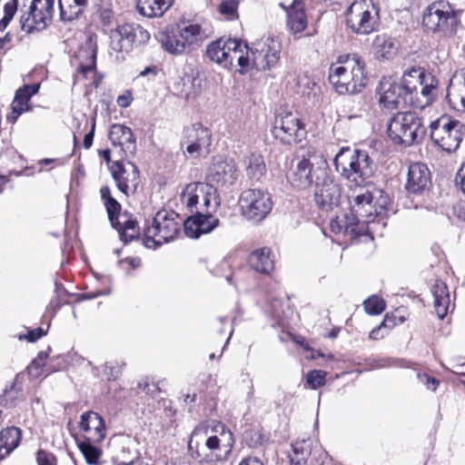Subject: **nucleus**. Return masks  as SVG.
I'll return each instance as SVG.
<instances>
[{
	"label": "nucleus",
	"instance_id": "393cba45",
	"mask_svg": "<svg viewBox=\"0 0 465 465\" xmlns=\"http://www.w3.org/2000/svg\"><path fill=\"white\" fill-rule=\"evenodd\" d=\"M203 213H196V215L183 222V231L186 236L196 239L203 233L210 232L218 225V218Z\"/></svg>",
	"mask_w": 465,
	"mask_h": 465
},
{
	"label": "nucleus",
	"instance_id": "7c9ffc66",
	"mask_svg": "<svg viewBox=\"0 0 465 465\" xmlns=\"http://www.w3.org/2000/svg\"><path fill=\"white\" fill-rule=\"evenodd\" d=\"M22 439V431L17 427H7L0 431V460L7 457L16 449Z\"/></svg>",
	"mask_w": 465,
	"mask_h": 465
},
{
	"label": "nucleus",
	"instance_id": "3c124183",
	"mask_svg": "<svg viewBox=\"0 0 465 465\" xmlns=\"http://www.w3.org/2000/svg\"><path fill=\"white\" fill-rule=\"evenodd\" d=\"M238 3L235 0H224L221 3L219 10L221 14L233 18L237 15Z\"/></svg>",
	"mask_w": 465,
	"mask_h": 465
},
{
	"label": "nucleus",
	"instance_id": "0eeeda50",
	"mask_svg": "<svg viewBox=\"0 0 465 465\" xmlns=\"http://www.w3.org/2000/svg\"><path fill=\"white\" fill-rule=\"evenodd\" d=\"M388 135L398 144L419 143L425 135L422 118L412 112L398 113L388 124Z\"/></svg>",
	"mask_w": 465,
	"mask_h": 465
},
{
	"label": "nucleus",
	"instance_id": "f8f14e48",
	"mask_svg": "<svg viewBox=\"0 0 465 465\" xmlns=\"http://www.w3.org/2000/svg\"><path fill=\"white\" fill-rule=\"evenodd\" d=\"M181 200L191 212H209L218 205L216 190L205 183H192L185 186L181 193Z\"/></svg>",
	"mask_w": 465,
	"mask_h": 465
},
{
	"label": "nucleus",
	"instance_id": "72a5a7b5",
	"mask_svg": "<svg viewBox=\"0 0 465 465\" xmlns=\"http://www.w3.org/2000/svg\"><path fill=\"white\" fill-rule=\"evenodd\" d=\"M431 292L436 313L440 319H443L447 315L450 304L447 285L441 281H436Z\"/></svg>",
	"mask_w": 465,
	"mask_h": 465
},
{
	"label": "nucleus",
	"instance_id": "1a4fd4ad",
	"mask_svg": "<svg viewBox=\"0 0 465 465\" xmlns=\"http://www.w3.org/2000/svg\"><path fill=\"white\" fill-rule=\"evenodd\" d=\"M430 129L432 142L448 153L458 149L464 135V125L446 115L431 122Z\"/></svg>",
	"mask_w": 465,
	"mask_h": 465
},
{
	"label": "nucleus",
	"instance_id": "4468645a",
	"mask_svg": "<svg viewBox=\"0 0 465 465\" xmlns=\"http://www.w3.org/2000/svg\"><path fill=\"white\" fill-rule=\"evenodd\" d=\"M54 0H30L21 8V29L26 33L45 29L52 18Z\"/></svg>",
	"mask_w": 465,
	"mask_h": 465
},
{
	"label": "nucleus",
	"instance_id": "5701e85b",
	"mask_svg": "<svg viewBox=\"0 0 465 465\" xmlns=\"http://www.w3.org/2000/svg\"><path fill=\"white\" fill-rule=\"evenodd\" d=\"M319 167H314V164L310 159L302 157L297 161V163L288 174V179L293 187L298 189H307L314 183H315V171Z\"/></svg>",
	"mask_w": 465,
	"mask_h": 465
},
{
	"label": "nucleus",
	"instance_id": "aec40b11",
	"mask_svg": "<svg viewBox=\"0 0 465 465\" xmlns=\"http://www.w3.org/2000/svg\"><path fill=\"white\" fill-rule=\"evenodd\" d=\"M212 143L211 131L200 124H193L184 130V138L182 146L192 157H199L209 153Z\"/></svg>",
	"mask_w": 465,
	"mask_h": 465
},
{
	"label": "nucleus",
	"instance_id": "774afa93",
	"mask_svg": "<svg viewBox=\"0 0 465 465\" xmlns=\"http://www.w3.org/2000/svg\"><path fill=\"white\" fill-rule=\"evenodd\" d=\"M100 17L104 25H110L113 19V15L110 11L105 10L101 13Z\"/></svg>",
	"mask_w": 465,
	"mask_h": 465
},
{
	"label": "nucleus",
	"instance_id": "412c9836",
	"mask_svg": "<svg viewBox=\"0 0 465 465\" xmlns=\"http://www.w3.org/2000/svg\"><path fill=\"white\" fill-rule=\"evenodd\" d=\"M282 50V44L278 37L267 36L255 45L252 54H254V61L259 64L261 60V66L263 69H270L277 64L280 60Z\"/></svg>",
	"mask_w": 465,
	"mask_h": 465
},
{
	"label": "nucleus",
	"instance_id": "cd10ccee",
	"mask_svg": "<svg viewBox=\"0 0 465 465\" xmlns=\"http://www.w3.org/2000/svg\"><path fill=\"white\" fill-rule=\"evenodd\" d=\"M109 138L114 146H119L124 153H134L136 140L131 128L119 124H113Z\"/></svg>",
	"mask_w": 465,
	"mask_h": 465
},
{
	"label": "nucleus",
	"instance_id": "4d7b16f0",
	"mask_svg": "<svg viewBox=\"0 0 465 465\" xmlns=\"http://www.w3.org/2000/svg\"><path fill=\"white\" fill-rule=\"evenodd\" d=\"M115 224L113 225L115 228L121 227H138V223L135 220L130 219L125 215H120L117 220H115Z\"/></svg>",
	"mask_w": 465,
	"mask_h": 465
},
{
	"label": "nucleus",
	"instance_id": "a19ab883",
	"mask_svg": "<svg viewBox=\"0 0 465 465\" xmlns=\"http://www.w3.org/2000/svg\"><path fill=\"white\" fill-rule=\"evenodd\" d=\"M292 447L291 462L294 465H303L311 453L309 443L305 440L295 441Z\"/></svg>",
	"mask_w": 465,
	"mask_h": 465
},
{
	"label": "nucleus",
	"instance_id": "603ef678",
	"mask_svg": "<svg viewBox=\"0 0 465 465\" xmlns=\"http://www.w3.org/2000/svg\"><path fill=\"white\" fill-rule=\"evenodd\" d=\"M121 240L129 242L139 235V227H121L118 228Z\"/></svg>",
	"mask_w": 465,
	"mask_h": 465
},
{
	"label": "nucleus",
	"instance_id": "bf43d9fd",
	"mask_svg": "<svg viewBox=\"0 0 465 465\" xmlns=\"http://www.w3.org/2000/svg\"><path fill=\"white\" fill-rule=\"evenodd\" d=\"M456 184L460 186L463 193H465V163L460 167L455 177Z\"/></svg>",
	"mask_w": 465,
	"mask_h": 465
},
{
	"label": "nucleus",
	"instance_id": "8fccbe9b",
	"mask_svg": "<svg viewBox=\"0 0 465 465\" xmlns=\"http://www.w3.org/2000/svg\"><path fill=\"white\" fill-rule=\"evenodd\" d=\"M246 439H250L251 445L253 447H257L259 445L263 444L267 440V437L262 433V431L259 429H252L245 432L244 434Z\"/></svg>",
	"mask_w": 465,
	"mask_h": 465
},
{
	"label": "nucleus",
	"instance_id": "f704fd0d",
	"mask_svg": "<svg viewBox=\"0 0 465 465\" xmlns=\"http://www.w3.org/2000/svg\"><path fill=\"white\" fill-rule=\"evenodd\" d=\"M173 0H138L137 9L146 17H160L171 6Z\"/></svg>",
	"mask_w": 465,
	"mask_h": 465
},
{
	"label": "nucleus",
	"instance_id": "09e8293b",
	"mask_svg": "<svg viewBox=\"0 0 465 465\" xmlns=\"http://www.w3.org/2000/svg\"><path fill=\"white\" fill-rule=\"evenodd\" d=\"M47 357L48 353L46 351H40L38 353L37 357L28 366L30 375L36 377L41 374L40 369L45 366Z\"/></svg>",
	"mask_w": 465,
	"mask_h": 465
},
{
	"label": "nucleus",
	"instance_id": "f257e3e1",
	"mask_svg": "<svg viewBox=\"0 0 465 465\" xmlns=\"http://www.w3.org/2000/svg\"><path fill=\"white\" fill-rule=\"evenodd\" d=\"M234 444L232 432L221 422H202L193 430L188 450L200 463L227 459Z\"/></svg>",
	"mask_w": 465,
	"mask_h": 465
},
{
	"label": "nucleus",
	"instance_id": "f03ea898",
	"mask_svg": "<svg viewBox=\"0 0 465 465\" xmlns=\"http://www.w3.org/2000/svg\"><path fill=\"white\" fill-rule=\"evenodd\" d=\"M329 80L340 94L360 93L367 84L363 60L357 54L340 55L329 69Z\"/></svg>",
	"mask_w": 465,
	"mask_h": 465
},
{
	"label": "nucleus",
	"instance_id": "de8ad7c7",
	"mask_svg": "<svg viewBox=\"0 0 465 465\" xmlns=\"http://www.w3.org/2000/svg\"><path fill=\"white\" fill-rule=\"evenodd\" d=\"M47 357L48 353L46 351H40L38 353L37 357L28 366L30 375L36 377L41 374L40 369L45 366Z\"/></svg>",
	"mask_w": 465,
	"mask_h": 465
},
{
	"label": "nucleus",
	"instance_id": "9d476101",
	"mask_svg": "<svg viewBox=\"0 0 465 465\" xmlns=\"http://www.w3.org/2000/svg\"><path fill=\"white\" fill-rule=\"evenodd\" d=\"M150 34L138 24H124L110 32V52L116 54V60H120L119 54L130 52L134 45H141L150 40Z\"/></svg>",
	"mask_w": 465,
	"mask_h": 465
},
{
	"label": "nucleus",
	"instance_id": "7ed1b4c3",
	"mask_svg": "<svg viewBox=\"0 0 465 465\" xmlns=\"http://www.w3.org/2000/svg\"><path fill=\"white\" fill-rule=\"evenodd\" d=\"M333 161L336 171L347 181L351 189L364 187L372 176L371 160L364 151L342 147Z\"/></svg>",
	"mask_w": 465,
	"mask_h": 465
},
{
	"label": "nucleus",
	"instance_id": "79ce46f5",
	"mask_svg": "<svg viewBox=\"0 0 465 465\" xmlns=\"http://www.w3.org/2000/svg\"><path fill=\"white\" fill-rule=\"evenodd\" d=\"M12 112L7 116V120L10 122H15L16 119L24 113L29 110V101L21 97L16 92L15 98L11 104Z\"/></svg>",
	"mask_w": 465,
	"mask_h": 465
},
{
	"label": "nucleus",
	"instance_id": "a18cd8bd",
	"mask_svg": "<svg viewBox=\"0 0 465 465\" xmlns=\"http://www.w3.org/2000/svg\"><path fill=\"white\" fill-rule=\"evenodd\" d=\"M16 11L17 0H11L10 2L5 5L4 16L0 20V32H3L7 27Z\"/></svg>",
	"mask_w": 465,
	"mask_h": 465
},
{
	"label": "nucleus",
	"instance_id": "c03bdc74",
	"mask_svg": "<svg viewBox=\"0 0 465 465\" xmlns=\"http://www.w3.org/2000/svg\"><path fill=\"white\" fill-rule=\"evenodd\" d=\"M368 314L378 315L385 310V302L376 295H372L363 302Z\"/></svg>",
	"mask_w": 465,
	"mask_h": 465
},
{
	"label": "nucleus",
	"instance_id": "c85d7f7f",
	"mask_svg": "<svg viewBox=\"0 0 465 465\" xmlns=\"http://www.w3.org/2000/svg\"><path fill=\"white\" fill-rule=\"evenodd\" d=\"M248 263L259 273L270 274L274 269V260L270 248L262 247L251 252Z\"/></svg>",
	"mask_w": 465,
	"mask_h": 465
},
{
	"label": "nucleus",
	"instance_id": "864d4df0",
	"mask_svg": "<svg viewBox=\"0 0 465 465\" xmlns=\"http://www.w3.org/2000/svg\"><path fill=\"white\" fill-rule=\"evenodd\" d=\"M36 461L38 465H56L55 457L52 453L43 450H38Z\"/></svg>",
	"mask_w": 465,
	"mask_h": 465
},
{
	"label": "nucleus",
	"instance_id": "c756f323",
	"mask_svg": "<svg viewBox=\"0 0 465 465\" xmlns=\"http://www.w3.org/2000/svg\"><path fill=\"white\" fill-rule=\"evenodd\" d=\"M307 16L301 0H293L287 10V27L292 35L304 31L307 27Z\"/></svg>",
	"mask_w": 465,
	"mask_h": 465
},
{
	"label": "nucleus",
	"instance_id": "6ab92c4d",
	"mask_svg": "<svg viewBox=\"0 0 465 465\" xmlns=\"http://www.w3.org/2000/svg\"><path fill=\"white\" fill-rule=\"evenodd\" d=\"M111 174L117 188L125 196L134 194L139 184V171L131 162L116 161L110 166Z\"/></svg>",
	"mask_w": 465,
	"mask_h": 465
},
{
	"label": "nucleus",
	"instance_id": "0e129e2a",
	"mask_svg": "<svg viewBox=\"0 0 465 465\" xmlns=\"http://www.w3.org/2000/svg\"><path fill=\"white\" fill-rule=\"evenodd\" d=\"M132 97L130 94L119 95L117 98V104L119 106L126 108L131 104Z\"/></svg>",
	"mask_w": 465,
	"mask_h": 465
},
{
	"label": "nucleus",
	"instance_id": "c9c22d12",
	"mask_svg": "<svg viewBox=\"0 0 465 465\" xmlns=\"http://www.w3.org/2000/svg\"><path fill=\"white\" fill-rule=\"evenodd\" d=\"M246 175L249 179L259 181L266 172L263 156L260 153H251L243 160Z\"/></svg>",
	"mask_w": 465,
	"mask_h": 465
},
{
	"label": "nucleus",
	"instance_id": "6e6552de",
	"mask_svg": "<svg viewBox=\"0 0 465 465\" xmlns=\"http://www.w3.org/2000/svg\"><path fill=\"white\" fill-rule=\"evenodd\" d=\"M248 46L237 39L220 38L207 46L206 54L213 62L224 68H230L233 61L244 68L249 64V58L244 55Z\"/></svg>",
	"mask_w": 465,
	"mask_h": 465
},
{
	"label": "nucleus",
	"instance_id": "e2e57ef3",
	"mask_svg": "<svg viewBox=\"0 0 465 465\" xmlns=\"http://www.w3.org/2000/svg\"><path fill=\"white\" fill-rule=\"evenodd\" d=\"M45 334L42 328H37L36 330L30 331L27 335V340L31 342L37 341L39 338L43 337Z\"/></svg>",
	"mask_w": 465,
	"mask_h": 465
},
{
	"label": "nucleus",
	"instance_id": "37998d69",
	"mask_svg": "<svg viewBox=\"0 0 465 465\" xmlns=\"http://www.w3.org/2000/svg\"><path fill=\"white\" fill-rule=\"evenodd\" d=\"M356 223L352 221H349V218L344 217H336L334 219H331L330 223V228L332 232L334 233H341V232H347L351 231V232H354V225Z\"/></svg>",
	"mask_w": 465,
	"mask_h": 465
},
{
	"label": "nucleus",
	"instance_id": "f3484780",
	"mask_svg": "<svg viewBox=\"0 0 465 465\" xmlns=\"http://www.w3.org/2000/svg\"><path fill=\"white\" fill-rule=\"evenodd\" d=\"M410 71H419L420 73L416 82H413L415 89L409 96L410 105L417 109H424L435 100L438 80L421 68H411Z\"/></svg>",
	"mask_w": 465,
	"mask_h": 465
},
{
	"label": "nucleus",
	"instance_id": "a211bd4d",
	"mask_svg": "<svg viewBox=\"0 0 465 465\" xmlns=\"http://www.w3.org/2000/svg\"><path fill=\"white\" fill-rule=\"evenodd\" d=\"M351 212L353 216L352 220L356 223H369L381 215L384 207L382 204L376 206L372 203V194L368 190L361 188V193L350 196Z\"/></svg>",
	"mask_w": 465,
	"mask_h": 465
},
{
	"label": "nucleus",
	"instance_id": "69168bd1",
	"mask_svg": "<svg viewBox=\"0 0 465 465\" xmlns=\"http://www.w3.org/2000/svg\"><path fill=\"white\" fill-rule=\"evenodd\" d=\"M122 263H127L131 268L136 269L141 265V259L138 257H128L121 261Z\"/></svg>",
	"mask_w": 465,
	"mask_h": 465
},
{
	"label": "nucleus",
	"instance_id": "20e7f679",
	"mask_svg": "<svg viewBox=\"0 0 465 465\" xmlns=\"http://www.w3.org/2000/svg\"><path fill=\"white\" fill-rule=\"evenodd\" d=\"M420 74L419 71H406L400 83L391 76L382 77L376 89L380 106L391 111L410 105L409 96L415 89L413 82H416Z\"/></svg>",
	"mask_w": 465,
	"mask_h": 465
},
{
	"label": "nucleus",
	"instance_id": "a878e982",
	"mask_svg": "<svg viewBox=\"0 0 465 465\" xmlns=\"http://www.w3.org/2000/svg\"><path fill=\"white\" fill-rule=\"evenodd\" d=\"M446 99L457 111H465V68L455 72L447 87Z\"/></svg>",
	"mask_w": 465,
	"mask_h": 465
},
{
	"label": "nucleus",
	"instance_id": "ddd939ff",
	"mask_svg": "<svg viewBox=\"0 0 465 465\" xmlns=\"http://www.w3.org/2000/svg\"><path fill=\"white\" fill-rule=\"evenodd\" d=\"M242 214L254 223L262 222L272 209L271 195L260 189H247L239 199Z\"/></svg>",
	"mask_w": 465,
	"mask_h": 465
},
{
	"label": "nucleus",
	"instance_id": "ea45409f",
	"mask_svg": "<svg viewBox=\"0 0 465 465\" xmlns=\"http://www.w3.org/2000/svg\"><path fill=\"white\" fill-rule=\"evenodd\" d=\"M92 442V440L85 439L78 441L77 445L86 462L90 465H97L102 456V450Z\"/></svg>",
	"mask_w": 465,
	"mask_h": 465
},
{
	"label": "nucleus",
	"instance_id": "338daca9",
	"mask_svg": "<svg viewBox=\"0 0 465 465\" xmlns=\"http://www.w3.org/2000/svg\"><path fill=\"white\" fill-rule=\"evenodd\" d=\"M239 465H263V463L255 457H247L243 459Z\"/></svg>",
	"mask_w": 465,
	"mask_h": 465
},
{
	"label": "nucleus",
	"instance_id": "2eb2a0df",
	"mask_svg": "<svg viewBox=\"0 0 465 465\" xmlns=\"http://www.w3.org/2000/svg\"><path fill=\"white\" fill-rule=\"evenodd\" d=\"M341 187L332 176L328 174L326 168L315 171L314 201L324 211L332 210L340 203Z\"/></svg>",
	"mask_w": 465,
	"mask_h": 465
},
{
	"label": "nucleus",
	"instance_id": "b1692460",
	"mask_svg": "<svg viewBox=\"0 0 465 465\" xmlns=\"http://www.w3.org/2000/svg\"><path fill=\"white\" fill-rule=\"evenodd\" d=\"M430 173L426 164L414 163L409 166L405 188L410 193H423L430 187Z\"/></svg>",
	"mask_w": 465,
	"mask_h": 465
},
{
	"label": "nucleus",
	"instance_id": "13d9d810",
	"mask_svg": "<svg viewBox=\"0 0 465 465\" xmlns=\"http://www.w3.org/2000/svg\"><path fill=\"white\" fill-rule=\"evenodd\" d=\"M56 292H58V286L56 285ZM61 301L59 299V294L56 295L50 301L49 304L46 307V312L54 316L58 309L61 307Z\"/></svg>",
	"mask_w": 465,
	"mask_h": 465
},
{
	"label": "nucleus",
	"instance_id": "052dcab7",
	"mask_svg": "<svg viewBox=\"0 0 465 465\" xmlns=\"http://www.w3.org/2000/svg\"><path fill=\"white\" fill-rule=\"evenodd\" d=\"M95 52L94 51H91V61H90V64H86V65H81L80 68H79V71L86 75L88 73L90 72H93V70L94 69V64H95Z\"/></svg>",
	"mask_w": 465,
	"mask_h": 465
},
{
	"label": "nucleus",
	"instance_id": "39448f33",
	"mask_svg": "<svg viewBox=\"0 0 465 465\" xmlns=\"http://www.w3.org/2000/svg\"><path fill=\"white\" fill-rule=\"evenodd\" d=\"M460 24L459 14L444 0L429 5L422 15V25L428 32L441 37L453 36Z\"/></svg>",
	"mask_w": 465,
	"mask_h": 465
},
{
	"label": "nucleus",
	"instance_id": "473e14b6",
	"mask_svg": "<svg viewBox=\"0 0 465 465\" xmlns=\"http://www.w3.org/2000/svg\"><path fill=\"white\" fill-rule=\"evenodd\" d=\"M177 28L180 37L185 42L190 51L207 37L206 32L199 24H182Z\"/></svg>",
	"mask_w": 465,
	"mask_h": 465
},
{
	"label": "nucleus",
	"instance_id": "680f3d73",
	"mask_svg": "<svg viewBox=\"0 0 465 465\" xmlns=\"http://www.w3.org/2000/svg\"><path fill=\"white\" fill-rule=\"evenodd\" d=\"M94 130H95V122L94 121L92 124L90 132L88 134H86L84 138V146L86 149H89L93 144Z\"/></svg>",
	"mask_w": 465,
	"mask_h": 465
},
{
	"label": "nucleus",
	"instance_id": "bb28decb",
	"mask_svg": "<svg viewBox=\"0 0 465 465\" xmlns=\"http://www.w3.org/2000/svg\"><path fill=\"white\" fill-rule=\"evenodd\" d=\"M80 429L86 433L85 439L93 442H101L105 438V423L103 418L94 411L82 414Z\"/></svg>",
	"mask_w": 465,
	"mask_h": 465
},
{
	"label": "nucleus",
	"instance_id": "4be33fe9",
	"mask_svg": "<svg viewBox=\"0 0 465 465\" xmlns=\"http://www.w3.org/2000/svg\"><path fill=\"white\" fill-rule=\"evenodd\" d=\"M238 168L234 161L214 158L208 169V180L220 186L233 184L238 179Z\"/></svg>",
	"mask_w": 465,
	"mask_h": 465
},
{
	"label": "nucleus",
	"instance_id": "9b49d317",
	"mask_svg": "<svg viewBox=\"0 0 465 465\" xmlns=\"http://www.w3.org/2000/svg\"><path fill=\"white\" fill-rule=\"evenodd\" d=\"M348 26L358 35H369L378 25V11L371 0H355L346 13Z\"/></svg>",
	"mask_w": 465,
	"mask_h": 465
},
{
	"label": "nucleus",
	"instance_id": "423d86ee",
	"mask_svg": "<svg viewBox=\"0 0 465 465\" xmlns=\"http://www.w3.org/2000/svg\"><path fill=\"white\" fill-rule=\"evenodd\" d=\"M184 221L174 212L161 210L156 213L152 224L144 229L143 242L149 249L173 241Z\"/></svg>",
	"mask_w": 465,
	"mask_h": 465
},
{
	"label": "nucleus",
	"instance_id": "5fc2aeb1",
	"mask_svg": "<svg viewBox=\"0 0 465 465\" xmlns=\"http://www.w3.org/2000/svg\"><path fill=\"white\" fill-rule=\"evenodd\" d=\"M40 88V84H25L23 87L19 88L16 92L19 95L27 101H30L31 97L35 94Z\"/></svg>",
	"mask_w": 465,
	"mask_h": 465
},
{
	"label": "nucleus",
	"instance_id": "49530a36",
	"mask_svg": "<svg viewBox=\"0 0 465 465\" xmlns=\"http://www.w3.org/2000/svg\"><path fill=\"white\" fill-rule=\"evenodd\" d=\"M326 371L321 370L311 371L306 377L307 383L312 389H317L325 383Z\"/></svg>",
	"mask_w": 465,
	"mask_h": 465
},
{
	"label": "nucleus",
	"instance_id": "e433bc0d",
	"mask_svg": "<svg viewBox=\"0 0 465 465\" xmlns=\"http://www.w3.org/2000/svg\"><path fill=\"white\" fill-rule=\"evenodd\" d=\"M61 18L71 21L77 18L85 9L87 0H58Z\"/></svg>",
	"mask_w": 465,
	"mask_h": 465
},
{
	"label": "nucleus",
	"instance_id": "58836bf2",
	"mask_svg": "<svg viewBox=\"0 0 465 465\" xmlns=\"http://www.w3.org/2000/svg\"><path fill=\"white\" fill-rule=\"evenodd\" d=\"M100 195L106 208L108 218L112 225H114L115 220L120 216L121 204L112 196L111 190L107 185L100 189Z\"/></svg>",
	"mask_w": 465,
	"mask_h": 465
},
{
	"label": "nucleus",
	"instance_id": "2f4dec72",
	"mask_svg": "<svg viewBox=\"0 0 465 465\" xmlns=\"http://www.w3.org/2000/svg\"><path fill=\"white\" fill-rule=\"evenodd\" d=\"M160 42L163 47L172 54H182L190 52L187 45L180 37L178 28L167 30L161 35Z\"/></svg>",
	"mask_w": 465,
	"mask_h": 465
},
{
	"label": "nucleus",
	"instance_id": "dca6fc26",
	"mask_svg": "<svg viewBox=\"0 0 465 465\" xmlns=\"http://www.w3.org/2000/svg\"><path fill=\"white\" fill-rule=\"evenodd\" d=\"M274 136L283 143L292 144L306 137L304 124L296 113L282 111L275 118L272 128Z\"/></svg>",
	"mask_w": 465,
	"mask_h": 465
},
{
	"label": "nucleus",
	"instance_id": "6e6d98bb",
	"mask_svg": "<svg viewBox=\"0 0 465 465\" xmlns=\"http://www.w3.org/2000/svg\"><path fill=\"white\" fill-rule=\"evenodd\" d=\"M387 328H391V325L389 323V319L386 316L382 322L370 332V338L372 340L382 338L385 335L383 330Z\"/></svg>",
	"mask_w": 465,
	"mask_h": 465
},
{
	"label": "nucleus",
	"instance_id": "4c0bfd02",
	"mask_svg": "<svg viewBox=\"0 0 465 465\" xmlns=\"http://www.w3.org/2000/svg\"><path fill=\"white\" fill-rule=\"evenodd\" d=\"M374 48L377 55L387 60L392 59L398 51L396 42L386 35H379L376 37Z\"/></svg>",
	"mask_w": 465,
	"mask_h": 465
}]
</instances>
